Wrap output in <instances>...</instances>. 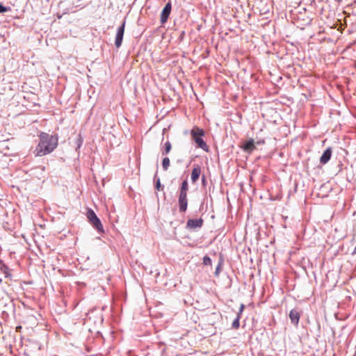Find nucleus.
<instances>
[{"label": "nucleus", "instance_id": "15", "mask_svg": "<svg viewBox=\"0 0 356 356\" xmlns=\"http://www.w3.org/2000/svg\"><path fill=\"white\" fill-rule=\"evenodd\" d=\"M240 318H241V316L239 315H237L236 318L234 320V321L232 322V327L234 329H238L239 327V325H240Z\"/></svg>", "mask_w": 356, "mask_h": 356}, {"label": "nucleus", "instance_id": "2", "mask_svg": "<svg viewBox=\"0 0 356 356\" xmlns=\"http://www.w3.org/2000/svg\"><path fill=\"white\" fill-rule=\"evenodd\" d=\"M191 134L193 140L195 142L197 146L204 151H208V145L202 139V136L204 135V130L197 127H194L192 129Z\"/></svg>", "mask_w": 356, "mask_h": 356}, {"label": "nucleus", "instance_id": "3", "mask_svg": "<svg viewBox=\"0 0 356 356\" xmlns=\"http://www.w3.org/2000/svg\"><path fill=\"white\" fill-rule=\"evenodd\" d=\"M86 215L89 222L93 227L99 232H103V225L95 213L92 209H88Z\"/></svg>", "mask_w": 356, "mask_h": 356}, {"label": "nucleus", "instance_id": "22", "mask_svg": "<svg viewBox=\"0 0 356 356\" xmlns=\"http://www.w3.org/2000/svg\"><path fill=\"white\" fill-rule=\"evenodd\" d=\"M353 254H356V246L355 247L354 251L353 252Z\"/></svg>", "mask_w": 356, "mask_h": 356}, {"label": "nucleus", "instance_id": "1", "mask_svg": "<svg viewBox=\"0 0 356 356\" xmlns=\"http://www.w3.org/2000/svg\"><path fill=\"white\" fill-rule=\"evenodd\" d=\"M39 143L33 153L35 156H43L52 152L58 146V137L42 132L39 136Z\"/></svg>", "mask_w": 356, "mask_h": 356}, {"label": "nucleus", "instance_id": "4", "mask_svg": "<svg viewBox=\"0 0 356 356\" xmlns=\"http://www.w3.org/2000/svg\"><path fill=\"white\" fill-rule=\"evenodd\" d=\"M178 203L179 211L185 212L188 207L187 193L179 192Z\"/></svg>", "mask_w": 356, "mask_h": 356}, {"label": "nucleus", "instance_id": "14", "mask_svg": "<svg viewBox=\"0 0 356 356\" xmlns=\"http://www.w3.org/2000/svg\"><path fill=\"white\" fill-rule=\"evenodd\" d=\"M188 181H187V180H184V181L181 183V186L180 191H179V192L187 193V192H188Z\"/></svg>", "mask_w": 356, "mask_h": 356}, {"label": "nucleus", "instance_id": "5", "mask_svg": "<svg viewBox=\"0 0 356 356\" xmlns=\"http://www.w3.org/2000/svg\"><path fill=\"white\" fill-rule=\"evenodd\" d=\"M124 27L125 22H124L122 24L118 29L115 41V45L117 48H119L122 44L123 35L124 33Z\"/></svg>", "mask_w": 356, "mask_h": 356}, {"label": "nucleus", "instance_id": "20", "mask_svg": "<svg viewBox=\"0 0 356 356\" xmlns=\"http://www.w3.org/2000/svg\"><path fill=\"white\" fill-rule=\"evenodd\" d=\"M219 270H220V265H218V266L216 268V275L218 274Z\"/></svg>", "mask_w": 356, "mask_h": 356}, {"label": "nucleus", "instance_id": "6", "mask_svg": "<svg viewBox=\"0 0 356 356\" xmlns=\"http://www.w3.org/2000/svg\"><path fill=\"white\" fill-rule=\"evenodd\" d=\"M172 6L170 2H168L163 9L161 14V23L164 24L167 22L168 17L171 13Z\"/></svg>", "mask_w": 356, "mask_h": 356}, {"label": "nucleus", "instance_id": "11", "mask_svg": "<svg viewBox=\"0 0 356 356\" xmlns=\"http://www.w3.org/2000/svg\"><path fill=\"white\" fill-rule=\"evenodd\" d=\"M201 174V168L200 165H196L193 168L192 172H191V180L193 183H195Z\"/></svg>", "mask_w": 356, "mask_h": 356}, {"label": "nucleus", "instance_id": "10", "mask_svg": "<svg viewBox=\"0 0 356 356\" xmlns=\"http://www.w3.org/2000/svg\"><path fill=\"white\" fill-rule=\"evenodd\" d=\"M332 148L331 147H328L322 154V156H321L320 158V162L322 163V164H325L327 163L330 158H331V155H332Z\"/></svg>", "mask_w": 356, "mask_h": 356}, {"label": "nucleus", "instance_id": "8", "mask_svg": "<svg viewBox=\"0 0 356 356\" xmlns=\"http://www.w3.org/2000/svg\"><path fill=\"white\" fill-rule=\"evenodd\" d=\"M289 318H290L291 323L293 325H298L299 323L300 318V314L299 311H298L297 309L291 310V312L289 313Z\"/></svg>", "mask_w": 356, "mask_h": 356}, {"label": "nucleus", "instance_id": "17", "mask_svg": "<svg viewBox=\"0 0 356 356\" xmlns=\"http://www.w3.org/2000/svg\"><path fill=\"white\" fill-rule=\"evenodd\" d=\"M10 10V8L5 7L1 3H0V13H1L7 12Z\"/></svg>", "mask_w": 356, "mask_h": 356}, {"label": "nucleus", "instance_id": "16", "mask_svg": "<svg viewBox=\"0 0 356 356\" xmlns=\"http://www.w3.org/2000/svg\"><path fill=\"white\" fill-rule=\"evenodd\" d=\"M203 264L205 266H211L212 262L211 258L208 256H204L203 258Z\"/></svg>", "mask_w": 356, "mask_h": 356}, {"label": "nucleus", "instance_id": "18", "mask_svg": "<svg viewBox=\"0 0 356 356\" xmlns=\"http://www.w3.org/2000/svg\"><path fill=\"white\" fill-rule=\"evenodd\" d=\"M245 309V305L243 304H241L239 308V311L237 315H239L241 316V314L243 313V310Z\"/></svg>", "mask_w": 356, "mask_h": 356}, {"label": "nucleus", "instance_id": "19", "mask_svg": "<svg viewBox=\"0 0 356 356\" xmlns=\"http://www.w3.org/2000/svg\"><path fill=\"white\" fill-rule=\"evenodd\" d=\"M160 187H161V183H160V180L158 179L157 182H156V188L159 190L160 189Z\"/></svg>", "mask_w": 356, "mask_h": 356}, {"label": "nucleus", "instance_id": "13", "mask_svg": "<svg viewBox=\"0 0 356 356\" xmlns=\"http://www.w3.org/2000/svg\"><path fill=\"white\" fill-rule=\"evenodd\" d=\"M170 159L168 157H165L162 161V167L164 170H167L170 166Z\"/></svg>", "mask_w": 356, "mask_h": 356}, {"label": "nucleus", "instance_id": "21", "mask_svg": "<svg viewBox=\"0 0 356 356\" xmlns=\"http://www.w3.org/2000/svg\"><path fill=\"white\" fill-rule=\"evenodd\" d=\"M21 328H22V327H21V326H17V327H16V331H19V330H20V329H21Z\"/></svg>", "mask_w": 356, "mask_h": 356}, {"label": "nucleus", "instance_id": "9", "mask_svg": "<svg viewBox=\"0 0 356 356\" xmlns=\"http://www.w3.org/2000/svg\"><path fill=\"white\" fill-rule=\"evenodd\" d=\"M203 224V220L201 218L190 219L187 221V227L191 229H195L201 227Z\"/></svg>", "mask_w": 356, "mask_h": 356}, {"label": "nucleus", "instance_id": "7", "mask_svg": "<svg viewBox=\"0 0 356 356\" xmlns=\"http://www.w3.org/2000/svg\"><path fill=\"white\" fill-rule=\"evenodd\" d=\"M241 147L243 149L244 152L249 154L252 153L254 149H256L255 143L253 139H250L244 142L241 145Z\"/></svg>", "mask_w": 356, "mask_h": 356}, {"label": "nucleus", "instance_id": "12", "mask_svg": "<svg viewBox=\"0 0 356 356\" xmlns=\"http://www.w3.org/2000/svg\"><path fill=\"white\" fill-rule=\"evenodd\" d=\"M172 149V145L170 141H167L164 145V150L163 151L162 154L163 155L168 154Z\"/></svg>", "mask_w": 356, "mask_h": 356}]
</instances>
